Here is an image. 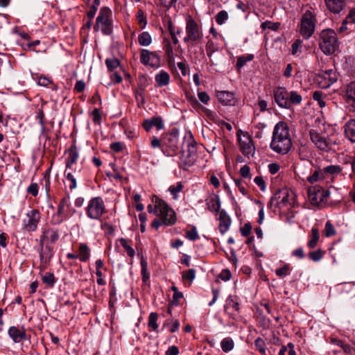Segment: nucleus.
Wrapping results in <instances>:
<instances>
[{"mask_svg": "<svg viewBox=\"0 0 355 355\" xmlns=\"http://www.w3.org/2000/svg\"><path fill=\"white\" fill-rule=\"evenodd\" d=\"M270 146L273 151L282 155L288 153L291 150L292 141L289 128L285 122L279 121L275 125Z\"/></svg>", "mask_w": 355, "mask_h": 355, "instance_id": "1", "label": "nucleus"}, {"mask_svg": "<svg viewBox=\"0 0 355 355\" xmlns=\"http://www.w3.org/2000/svg\"><path fill=\"white\" fill-rule=\"evenodd\" d=\"M181 153V160L185 166L193 165L198 159L197 143L194 141L190 132H188L184 137L183 148Z\"/></svg>", "mask_w": 355, "mask_h": 355, "instance_id": "2", "label": "nucleus"}, {"mask_svg": "<svg viewBox=\"0 0 355 355\" xmlns=\"http://www.w3.org/2000/svg\"><path fill=\"white\" fill-rule=\"evenodd\" d=\"M183 148V142L179 141L178 130H173L162 138V152L166 156H174Z\"/></svg>", "mask_w": 355, "mask_h": 355, "instance_id": "3", "label": "nucleus"}, {"mask_svg": "<svg viewBox=\"0 0 355 355\" xmlns=\"http://www.w3.org/2000/svg\"><path fill=\"white\" fill-rule=\"evenodd\" d=\"M319 46L324 54L334 53L339 46L336 32L331 29L323 30L320 35Z\"/></svg>", "mask_w": 355, "mask_h": 355, "instance_id": "4", "label": "nucleus"}, {"mask_svg": "<svg viewBox=\"0 0 355 355\" xmlns=\"http://www.w3.org/2000/svg\"><path fill=\"white\" fill-rule=\"evenodd\" d=\"M154 214L162 220L164 225H173L176 222L175 213L168 204L159 198H156L155 202V211Z\"/></svg>", "mask_w": 355, "mask_h": 355, "instance_id": "5", "label": "nucleus"}, {"mask_svg": "<svg viewBox=\"0 0 355 355\" xmlns=\"http://www.w3.org/2000/svg\"><path fill=\"white\" fill-rule=\"evenodd\" d=\"M111 17L112 11L109 8H101L96 19V24L94 26V31H98L101 30L103 34L105 35H111L113 31V25Z\"/></svg>", "mask_w": 355, "mask_h": 355, "instance_id": "6", "label": "nucleus"}, {"mask_svg": "<svg viewBox=\"0 0 355 355\" xmlns=\"http://www.w3.org/2000/svg\"><path fill=\"white\" fill-rule=\"evenodd\" d=\"M186 36L183 41L187 44L189 51L198 44L200 39V28L198 23L190 16L187 19Z\"/></svg>", "mask_w": 355, "mask_h": 355, "instance_id": "7", "label": "nucleus"}, {"mask_svg": "<svg viewBox=\"0 0 355 355\" xmlns=\"http://www.w3.org/2000/svg\"><path fill=\"white\" fill-rule=\"evenodd\" d=\"M316 15L311 10H306L302 15L300 33L305 39H309L314 33L316 24Z\"/></svg>", "mask_w": 355, "mask_h": 355, "instance_id": "8", "label": "nucleus"}, {"mask_svg": "<svg viewBox=\"0 0 355 355\" xmlns=\"http://www.w3.org/2000/svg\"><path fill=\"white\" fill-rule=\"evenodd\" d=\"M75 212L71 207L70 198L69 196H64L60 201L57 214L53 217V223L61 224Z\"/></svg>", "mask_w": 355, "mask_h": 355, "instance_id": "9", "label": "nucleus"}, {"mask_svg": "<svg viewBox=\"0 0 355 355\" xmlns=\"http://www.w3.org/2000/svg\"><path fill=\"white\" fill-rule=\"evenodd\" d=\"M105 213V206L101 197L92 198L86 207L87 216L93 220H100Z\"/></svg>", "mask_w": 355, "mask_h": 355, "instance_id": "10", "label": "nucleus"}, {"mask_svg": "<svg viewBox=\"0 0 355 355\" xmlns=\"http://www.w3.org/2000/svg\"><path fill=\"white\" fill-rule=\"evenodd\" d=\"M272 200L276 201L279 209H289L297 205L295 194L288 191H282L277 192Z\"/></svg>", "mask_w": 355, "mask_h": 355, "instance_id": "11", "label": "nucleus"}, {"mask_svg": "<svg viewBox=\"0 0 355 355\" xmlns=\"http://www.w3.org/2000/svg\"><path fill=\"white\" fill-rule=\"evenodd\" d=\"M41 215L38 209H31L22 221V229L26 232H35L40 222Z\"/></svg>", "mask_w": 355, "mask_h": 355, "instance_id": "12", "label": "nucleus"}, {"mask_svg": "<svg viewBox=\"0 0 355 355\" xmlns=\"http://www.w3.org/2000/svg\"><path fill=\"white\" fill-rule=\"evenodd\" d=\"M160 56L156 51H150L144 49L141 50L140 62L141 64L158 68L160 66Z\"/></svg>", "mask_w": 355, "mask_h": 355, "instance_id": "13", "label": "nucleus"}, {"mask_svg": "<svg viewBox=\"0 0 355 355\" xmlns=\"http://www.w3.org/2000/svg\"><path fill=\"white\" fill-rule=\"evenodd\" d=\"M343 98L350 111H355V81L347 84L343 87Z\"/></svg>", "mask_w": 355, "mask_h": 355, "instance_id": "14", "label": "nucleus"}, {"mask_svg": "<svg viewBox=\"0 0 355 355\" xmlns=\"http://www.w3.org/2000/svg\"><path fill=\"white\" fill-rule=\"evenodd\" d=\"M238 140L240 150L244 155L250 156L254 154L255 148L249 135L243 134L241 137L239 136Z\"/></svg>", "mask_w": 355, "mask_h": 355, "instance_id": "15", "label": "nucleus"}, {"mask_svg": "<svg viewBox=\"0 0 355 355\" xmlns=\"http://www.w3.org/2000/svg\"><path fill=\"white\" fill-rule=\"evenodd\" d=\"M276 103L282 108H289L288 91L285 87H279L274 90Z\"/></svg>", "mask_w": 355, "mask_h": 355, "instance_id": "16", "label": "nucleus"}, {"mask_svg": "<svg viewBox=\"0 0 355 355\" xmlns=\"http://www.w3.org/2000/svg\"><path fill=\"white\" fill-rule=\"evenodd\" d=\"M58 239V231L52 228L44 229L40 236V246H43L46 241H50L51 243H55Z\"/></svg>", "mask_w": 355, "mask_h": 355, "instance_id": "17", "label": "nucleus"}, {"mask_svg": "<svg viewBox=\"0 0 355 355\" xmlns=\"http://www.w3.org/2000/svg\"><path fill=\"white\" fill-rule=\"evenodd\" d=\"M309 136L311 141L320 150H325L328 148V143L325 138L322 137L318 132L314 130L309 131Z\"/></svg>", "mask_w": 355, "mask_h": 355, "instance_id": "18", "label": "nucleus"}, {"mask_svg": "<svg viewBox=\"0 0 355 355\" xmlns=\"http://www.w3.org/2000/svg\"><path fill=\"white\" fill-rule=\"evenodd\" d=\"M327 8L335 14L340 13L345 7V0H324Z\"/></svg>", "mask_w": 355, "mask_h": 355, "instance_id": "19", "label": "nucleus"}, {"mask_svg": "<svg viewBox=\"0 0 355 355\" xmlns=\"http://www.w3.org/2000/svg\"><path fill=\"white\" fill-rule=\"evenodd\" d=\"M309 200L313 205H319L323 202L319 187H313L308 190Z\"/></svg>", "mask_w": 355, "mask_h": 355, "instance_id": "20", "label": "nucleus"}, {"mask_svg": "<svg viewBox=\"0 0 355 355\" xmlns=\"http://www.w3.org/2000/svg\"><path fill=\"white\" fill-rule=\"evenodd\" d=\"M217 98L221 103L225 105H234L236 102L234 94L228 91L218 92Z\"/></svg>", "mask_w": 355, "mask_h": 355, "instance_id": "21", "label": "nucleus"}, {"mask_svg": "<svg viewBox=\"0 0 355 355\" xmlns=\"http://www.w3.org/2000/svg\"><path fill=\"white\" fill-rule=\"evenodd\" d=\"M319 77L324 81L323 87H328L337 80V75L333 69L321 72Z\"/></svg>", "mask_w": 355, "mask_h": 355, "instance_id": "22", "label": "nucleus"}, {"mask_svg": "<svg viewBox=\"0 0 355 355\" xmlns=\"http://www.w3.org/2000/svg\"><path fill=\"white\" fill-rule=\"evenodd\" d=\"M78 259L82 262H87L91 256V249L85 243H80L78 244Z\"/></svg>", "mask_w": 355, "mask_h": 355, "instance_id": "23", "label": "nucleus"}, {"mask_svg": "<svg viewBox=\"0 0 355 355\" xmlns=\"http://www.w3.org/2000/svg\"><path fill=\"white\" fill-rule=\"evenodd\" d=\"M8 335L15 343H19L26 338V332L24 328L19 329L15 326L9 328Z\"/></svg>", "mask_w": 355, "mask_h": 355, "instance_id": "24", "label": "nucleus"}, {"mask_svg": "<svg viewBox=\"0 0 355 355\" xmlns=\"http://www.w3.org/2000/svg\"><path fill=\"white\" fill-rule=\"evenodd\" d=\"M163 49L165 52L166 59L169 65H175V56L173 47L169 40L164 38L163 41Z\"/></svg>", "mask_w": 355, "mask_h": 355, "instance_id": "25", "label": "nucleus"}, {"mask_svg": "<svg viewBox=\"0 0 355 355\" xmlns=\"http://www.w3.org/2000/svg\"><path fill=\"white\" fill-rule=\"evenodd\" d=\"M219 225L218 228L222 234L225 233L230 227L231 224L230 218L227 215L224 211H221L219 213Z\"/></svg>", "mask_w": 355, "mask_h": 355, "instance_id": "26", "label": "nucleus"}, {"mask_svg": "<svg viewBox=\"0 0 355 355\" xmlns=\"http://www.w3.org/2000/svg\"><path fill=\"white\" fill-rule=\"evenodd\" d=\"M78 158V153L76 146H71L68 150V157L66 162V171L71 169Z\"/></svg>", "mask_w": 355, "mask_h": 355, "instance_id": "27", "label": "nucleus"}, {"mask_svg": "<svg viewBox=\"0 0 355 355\" xmlns=\"http://www.w3.org/2000/svg\"><path fill=\"white\" fill-rule=\"evenodd\" d=\"M143 127L147 132H148L153 127H156L157 130H161L163 128L164 124L161 118L153 117L151 119L144 121Z\"/></svg>", "mask_w": 355, "mask_h": 355, "instance_id": "28", "label": "nucleus"}, {"mask_svg": "<svg viewBox=\"0 0 355 355\" xmlns=\"http://www.w3.org/2000/svg\"><path fill=\"white\" fill-rule=\"evenodd\" d=\"M345 134L347 138L355 143V119L349 121L345 125Z\"/></svg>", "mask_w": 355, "mask_h": 355, "instance_id": "29", "label": "nucleus"}, {"mask_svg": "<svg viewBox=\"0 0 355 355\" xmlns=\"http://www.w3.org/2000/svg\"><path fill=\"white\" fill-rule=\"evenodd\" d=\"M206 204L208 209L214 212L218 211L220 207L218 197L215 195H212L209 198L207 199Z\"/></svg>", "mask_w": 355, "mask_h": 355, "instance_id": "30", "label": "nucleus"}, {"mask_svg": "<svg viewBox=\"0 0 355 355\" xmlns=\"http://www.w3.org/2000/svg\"><path fill=\"white\" fill-rule=\"evenodd\" d=\"M155 79L159 87H163L168 84L170 76L167 72L162 70L155 76Z\"/></svg>", "mask_w": 355, "mask_h": 355, "instance_id": "31", "label": "nucleus"}, {"mask_svg": "<svg viewBox=\"0 0 355 355\" xmlns=\"http://www.w3.org/2000/svg\"><path fill=\"white\" fill-rule=\"evenodd\" d=\"M53 256L51 247L46 245L44 248V245L41 246V252L40 253V258L42 262L46 263Z\"/></svg>", "mask_w": 355, "mask_h": 355, "instance_id": "32", "label": "nucleus"}, {"mask_svg": "<svg viewBox=\"0 0 355 355\" xmlns=\"http://www.w3.org/2000/svg\"><path fill=\"white\" fill-rule=\"evenodd\" d=\"M220 347L224 352H229L234 349V343L230 337L225 338L220 343Z\"/></svg>", "mask_w": 355, "mask_h": 355, "instance_id": "33", "label": "nucleus"}, {"mask_svg": "<svg viewBox=\"0 0 355 355\" xmlns=\"http://www.w3.org/2000/svg\"><path fill=\"white\" fill-rule=\"evenodd\" d=\"M138 42L141 46H147L151 44L152 38L148 32H142L138 36Z\"/></svg>", "mask_w": 355, "mask_h": 355, "instance_id": "34", "label": "nucleus"}, {"mask_svg": "<svg viewBox=\"0 0 355 355\" xmlns=\"http://www.w3.org/2000/svg\"><path fill=\"white\" fill-rule=\"evenodd\" d=\"M140 263L141 268L142 281L146 283L150 278V273L148 272L147 261L143 256L141 258Z\"/></svg>", "mask_w": 355, "mask_h": 355, "instance_id": "35", "label": "nucleus"}, {"mask_svg": "<svg viewBox=\"0 0 355 355\" xmlns=\"http://www.w3.org/2000/svg\"><path fill=\"white\" fill-rule=\"evenodd\" d=\"M289 108L291 105H298L301 103L302 97L295 91L288 92Z\"/></svg>", "mask_w": 355, "mask_h": 355, "instance_id": "36", "label": "nucleus"}, {"mask_svg": "<svg viewBox=\"0 0 355 355\" xmlns=\"http://www.w3.org/2000/svg\"><path fill=\"white\" fill-rule=\"evenodd\" d=\"M67 171H65V184L69 187L70 190H73L76 188V180L74 175L71 172H67Z\"/></svg>", "mask_w": 355, "mask_h": 355, "instance_id": "37", "label": "nucleus"}, {"mask_svg": "<svg viewBox=\"0 0 355 355\" xmlns=\"http://www.w3.org/2000/svg\"><path fill=\"white\" fill-rule=\"evenodd\" d=\"M42 282L49 287H53L55 283V278L53 273L47 272L41 277Z\"/></svg>", "mask_w": 355, "mask_h": 355, "instance_id": "38", "label": "nucleus"}, {"mask_svg": "<svg viewBox=\"0 0 355 355\" xmlns=\"http://www.w3.org/2000/svg\"><path fill=\"white\" fill-rule=\"evenodd\" d=\"M120 243L121 245L124 248V249L125 250L126 252H127V254L130 257H133L135 256V250L134 249L131 247L130 243L131 242L130 241H128L125 239H123V238H121L120 240Z\"/></svg>", "mask_w": 355, "mask_h": 355, "instance_id": "39", "label": "nucleus"}, {"mask_svg": "<svg viewBox=\"0 0 355 355\" xmlns=\"http://www.w3.org/2000/svg\"><path fill=\"white\" fill-rule=\"evenodd\" d=\"M324 178L323 171L318 169L315 170L313 173L307 178V180L310 183H314Z\"/></svg>", "mask_w": 355, "mask_h": 355, "instance_id": "40", "label": "nucleus"}, {"mask_svg": "<svg viewBox=\"0 0 355 355\" xmlns=\"http://www.w3.org/2000/svg\"><path fill=\"white\" fill-rule=\"evenodd\" d=\"M311 236H312V238L308 242V246L309 248H314L317 243H318V241L319 240V238H320V234H319V232H318V230L317 228H312L311 230Z\"/></svg>", "mask_w": 355, "mask_h": 355, "instance_id": "41", "label": "nucleus"}, {"mask_svg": "<svg viewBox=\"0 0 355 355\" xmlns=\"http://www.w3.org/2000/svg\"><path fill=\"white\" fill-rule=\"evenodd\" d=\"M186 97L188 101L190 103L193 109H195L197 112L200 111V104L198 102L197 99L193 96L191 91H186Z\"/></svg>", "mask_w": 355, "mask_h": 355, "instance_id": "42", "label": "nucleus"}, {"mask_svg": "<svg viewBox=\"0 0 355 355\" xmlns=\"http://www.w3.org/2000/svg\"><path fill=\"white\" fill-rule=\"evenodd\" d=\"M119 60L116 58H108L105 60V64L109 71H114L119 66Z\"/></svg>", "mask_w": 355, "mask_h": 355, "instance_id": "43", "label": "nucleus"}, {"mask_svg": "<svg viewBox=\"0 0 355 355\" xmlns=\"http://www.w3.org/2000/svg\"><path fill=\"white\" fill-rule=\"evenodd\" d=\"M157 319L158 314L155 312L151 313L148 317V327L154 331L157 330L158 328L157 323Z\"/></svg>", "mask_w": 355, "mask_h": 355, "instance_id": "44", "label": "nucleus"}, {"mask_svg": "<svg viewBox=\"0 0 355 355\" xmlns=\"http://www.w3.org/2000/svg\"><path fill=\"white\" fill-rule=\"evenodd\" d=\"M183 185L182 182H179L176 184V185H171L168 191L173 195L174 199H177L178 198V193L182 191Z\"/></svg>", "mask_w": 355, "mask_h": 355, "instance_id": "45", "label": "nucleus"}, {"mask_svg": "<svg viewBox=\"0 0 355 355\" xmlns=\"http://www.w3.org/2000/svg\"><path fill=\"white\" fill-rule=\"evenodd\" d=\"M185 236L191 241L196 240L198 237L197 229L194 227L187 229Z\"/></svg>", "mask_w": 355, "mask_h": 355, "instance_id": "46", "label": "nucleus"}, {"mask_svg": "<svg viewBox=\"0 0 355 355\" xmlns=\"http://www.w3.org/2000/svg\"><path fill=\"white\" fill-rule=\"evenodd\" d=\"M323 172L329 174H338L341 172V168L338 165H331L323 168Z\"/></svg>", "mask_w": 355, "mask_h": 355, "instance_id": "47", "label": "nucleus"}, {"mask_svg": "<svg viewBox=\"0 0 355 355\" xmlns=\"http://www.w3.org/2000/svg\"><path fill=\"white\" fill-rule=\"evenodd\" d=\"M99 5H100V0H94V1L92 6L90 8L89 10L87 12V15L89 19H92L94 17Z\"/></svg>", "mask_w": 355, "mask_h": 355, "instance_id": "48", "label": "nucleus"}, {"mask_svg": "<svg viewBox=\"0 0 355 355\" xmlns=\"http://www.w3.org/2000/svg\"><path fill=\"white\" fill-rule=\"evenodd\" d=\"M225 308H232L235 311H239V304L232 296L229 297L226 301Z\"/></svg>", "mask_w": 355, "mask_h": 355, "instance_id": "49", "label": "nucleus"}, {"mask_svg": "<svg viewBox=\"0 0 355 355\" xmlns=\"http://www.w3.org/2000/svg\"><path fill=\"white\" fill-rule=\"evenodd\" d=\"M228 19V14L225 10L220 11L216 16V21L218 24H223Z\"/></svg>", "mask_w": 355, "mask_h": 355, "instance_id": "50", "label": "nucleus"}, {"mask_svg": "<svg viewBox=\"0 0 355 355\" xmlns=\"http://www.w3.org/2000/svg\"><path fill=\"white\" fill-rule=\"evenodd\" d=\"M302 49V41L300 40H296L291 45V53L292 55H297L301 52Z\"/></svg>", "mask_w": 355, "mask_h": 355, "instance_id": "51", "label": "nucleus"}, {"mask_svg": "<svg viewBox=\"0 0 355 355\" xmlns=\"http://www.w3.org/2000/svg\"><path fill=\"white\" fill-rule=\"evenodd\" d=\"M196 277V270L194 269H189L182 272V278L184 280H188L191 282Z\"/></svg>", "mask_w": 355, "mask_h": 355, "instance_id": "52", "label": "nucleus"}, {"mask_svg": "<svg viewBox=\"0 0 355 355\" xmlns=\"http://www.w3.org/2000/svg\"><path fill=\"white\" fill-rule=\"evenodd\" d=\"M324 232H325V235L327 237H329V236H331L336 234V230H335L334 227L333 226V225L329 221H327L325 224Z\"/></svg>", "mask_w": 355, "mask_h": 355, "instance_id": "53", "label": "nucleus"}, {"mask_svg": "<svg viewBox=\"0 0 355 355\" xmlns=\"http://www.w3.org/2000/svg\"><path fill=\"white\" fill-rule=\"evenodd\" d=\"M275 273L277 276L280 277H284L289 275V266L286 264L283 267L279 268L276 270Z\"/></svg>", "mask_w": 355, "mask_h": 355, "instance_id": "54", "label": "nucleus"}, {"mask_svg": "<svg viewBox=\"0 0 355 355\" xmlns=\"http://www.w3.org/2000/svg\"><path fill=\"white\" fill-rule=\"evenodd\" d=\"M323 256V252L321 250H317L315 251L311 252L309 253V257L311 260L314 261H320Z\"/></svg>", "mask_w": 355, "mask_h": 355, "instance_id": "55", "label": "nucleus"}, {"mask_svg": "<svg viewBox=\"0 0 355 355\" xmlns=\"http://www.w3.org/2000/svg\"><path fill=\"white\" fill-rule=\"evenodd\" d=\"M254 56L252 55H248L246 57H240L238 58L236 62V66L238 68H241L245 65V64L248 61H250L253 59Z\"/></svg>", "mask_w": 355, "mask_h": 355, "instance_id": "56", "label": "nucleus"}, {"mask_svg": "<svg viewBox=\"0 0 355 355\" xmlns=\"http://www.w3.org/2000/svg\"><path fill=\"white\" fill-rule=\"evenodd\" d=\"M136 17L141 28H144L146 25V20L144 16V11L139 9L137 12Z\"/></svg>", "mask_w": 355, "mask_h": 355, "instance_id": "57", "label": "nucleus"}, {"mask_svg": "<svg viewBox=\"0 0 355 355\" xmlns=\"http://www.w3.org/2000/svg\"><path fill=\"white\" fill-rule=\"evenodd\" d=\"M200 110H201V114L203 113L209 119L214 120L215 116H216V113L214 111H212L207 107H205L202 105H201Z\"/></svg>", "mask_w": 355, "mask_h": 355, "instance_id": "58", "label": "nucleus"}, {"mask_svg": "<svg viewBox=\"0 0 355 355\" xmlns=\"http://www.w3.org/2000/svg\"><path fill=\"white\" fill-rule=\"evenodd\" d=\"M254 344H255L257 349L259 350V352L260 353L265 354V352H266L265 343H264V341L261 338H258L255 340Z\"/></svg>", "mask_w": 355, "mask_h": 355, "instance_id": "59", "label": "nucleus"}, {"mask_svg": "<svg viewBox=\"0 0 355 355\" xmlns=\"http://www.w3.org/2000/svg\"><path fill=\"white\" fill-rule=\"evenodd\" d=\"M52 83L51 80L44 76H40L37 79V84L40 86L47 87Z\"/></svg>", "mask_w": 355, "mask_h": 355, "instance_id": "60", "label": "nucleus"}, {"mask_svg": "<svg viewBox=\"0 0 355 355\" xmlns=\"http://www.w3.org/2000/svg\"><path fill=\"white\" fill-rule=\"evenodd\" d=\"M124 144L120 141L114 142L110 144V148L116 153H119L124 148Z\"/></svg>", "mask_w": 355, "mask_h": 355, "instance_id": "61", "label": "nucleus"}, {"mask_svg": "<svg viewBox=\"0 0 355 355\" xmlns=\"http://www.w3.org/2000/svg\"><path fill=\"white\" fill-rule=\"evenodd\" d=\"M93 121L95 123L100 124L101 122V114L98 108H95L92 113Z\"/></svg>", "mask_w": 355, "mask_h": 355, "instance_id": "62", "label": "nucleus"}, {"mask_svg": "<svg viewBox=\"0 0 355 355\" xmlns=\"http://www.w3.org/2000/svg\"><path fill=\"white\" fill-rule=\"evenodd\" d=\"M85 83L83 80H78L74 86L73 90L77 93H80L85 90Z\"/></svg>", "mask_w": 355, "mask_h": 355, "instance_id": "63", "label": "nucleus"}, {"mask_svg": "<svg viewBox=\"0 0 355 355\" xmlns=\"http://www.w3.org/2000/svg\"><path fill=\"white\" fill-rule=\"evenodd\" d=\"M347 24L351 23L352 24H355V10H350L349 13L347 16L346 19L344 20Z\"/></svg>", "mask_w": 355, "mask_h": 355, "instance_id": "64", "label": "nucleus"}]
</instances>
